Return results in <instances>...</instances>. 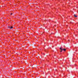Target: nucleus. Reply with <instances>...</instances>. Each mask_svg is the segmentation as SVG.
<instances>
[{"instance_id": "423d86ee", "label": "nucleus", "mask_w": 78, "mask_h": 78, "mask_svg": "<svg viewBox=\"0 0 78 78\" xmlns=\"http://www.w3.org/2000/svg\"><path fill=\"white\" fill-rule=\"evenodd\" d=\"M8 27V28H10V27H9V26Z\"/></svg>"}, {"instance_id": "0eeeda50", "label": "nucleus", "mask_w": 78, "mask_h": 78, "mask_svg": "<svg viewBox=\"0 0 78 78\" xmlns=\"http://www.w3.org/2000/svg\"><path fill=\"white\" fill-rule=\"evenodd\" d=\"M62 50H61V51H60V52H62Z\"/></svg>"}, {"instance_id": "39448f33", "label": "nucleus", "mask_w": 78, "mask_h": 78, "mask_svg": "<svg viewBox=\"0 0 78 78\" xmlns=\"http://www.w3.org/2000/svg\"><path fill=\"white\" fill-rule=\"evenodd\" d=\"M12 13H11V14H10L11 16V15H12Z\"/></svg>"}, {"instance_id": "7ed1b4c3", "label": "nucleus", "mask_w": 78, "mask_h": 78, "mask_svg": "<svg viewBox=\"0 0 78 78\" xmlns=\"http://www.w3.org/2000/svg\"><path fill=\"white\" fill-rule=\"evenodd\" d=\"M12 28H13L11 26L10 28V29H12Z\"/></svg>"}, {"instance_id": "6e6552de", "label": "nucleus", "mask_w": 78, "mask_h": 78, "mask_svg": "<svg viewBox=\"0 0 78 78\" xmlns=\"http://www.w3.org/2000/svg\"><path fill=\"white\" fill-rule=\"evenodd\" d=\"M69 40H68V41H69Z\"/></svg>"}, {"instance_id": "20e7f679", "label": "nucleus", "mask_w": 78, "mask_h": 78, "mask_svg": "<svg viewBox=\"0 0 78 78\" xmlns=\"http://www.w3.org/2000/svg\"><path fill=\"white\" fill-rule=\"evenodd\" d=\"M60 50H63V49H62V48H60Z\"/></svg>"}, {"instance_id": "f257e3e1", "label": "nucleus", "mask_w": 78, "mask_h": 78, "mask_svg": "<svg viewBox=\"0 0 78 78\" xmlns=\"http://www.w3.org/2000/svg\"><path fill=\"white\" fill-rule=\"evenodd\" d=\"M74 17H77V16H76V15H75V14H74Z\"/></svg>"}, {"instance_id": "f03ea898", "label": "nucleus", "mask_w": 78, "mask_h": 78, "mask_svg": "<svg viewBox=\"0 0 78 78\" xmlns=\"http://www.w3.org/2000/svg\"><path fill=\"white\" fill-rule=\"evenodd\" d=\"M62 50H63L64 51H66V49H63Z\"/></svg>"}]
</instances>
